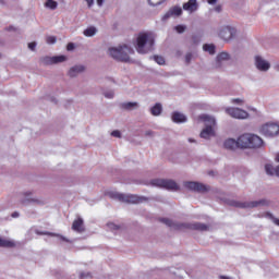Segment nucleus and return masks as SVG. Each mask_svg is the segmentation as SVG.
Here are the masks:
<instances>
[{
    "mask_svg": "<svg viewBox=\"0 0 279 279\" xmlns=\"http://www.w3.org/2000/svg\"><path fill=\"white\" fill-rule=\"evenodd\" d=\"M121 108H123V110H137L138 102H124L121 105Z\"/></svg>",
    "mask_w": 279,
    "mask_h": 279,
    "instance_id": "nucleus-26",
    "label": "nucleus"
},
{
    "mask_svg": "<svg viewBox=\"0 0 279 279\" xmlns=\"http://www.w3.org/2000/svg\"><path fill=\"white\" fill-rule=\"evenodd\" d=\"M40 64H44V66H49L51 64H60L62 62H66V56H54V57H41L39 59Z\"/></svg>",
    "mask_w": 279,
    "mask_h": 279,
    "instance_id": "nucleus-11",
    "label": "nucleus"
},
{
    "mask_svg": "<svg viewBox=\"0 0 279 279\" xmlns=\"http://www.w3.org/2000/svg\"><path fill=\"white\" fill-rule=\"evenodd\" d=\"M156 135V133L154 132V131H151V130H149V131H146L145 132V136H147V137H154Z\"/></svg>",
    "mask_w": 279,
    "mask_h": 279,
    "instance_id": "nucleus-43",
    "label": "nucleus"
},
{
    "mask_svg": "<svg viewBox=\"0 0 279 279\" xmlns=\"http://www.w3.org/2000/svg\"><path fill=\"white\" fill-rule=\"evenodd\" d=\"M166 0H148L149 5L156 7V5H162Z\"/></svg>",
    "mask_w": 279,
    "mask_h": 279,
    "instance_id": "nucleus-32",
    "label": "nucleus"
},
{
    "mask_svg": "<svg viewBox=\"0 0 279 279\" xmlns=\"http://www.w3.org/2000/svg\"><path fill=\"white\" fill-rule=\"evenodd\" d=\"M12 29H14V26L9 27V32H12Z\"/></svg>",
    "mask_w": 279,
    "mask_h": 279,
    "instance_id": "nucleus-55",
    "label": "nucleus"
},
{
    "mask_svg": "<svg viewBox=\"0 0 279 279\" xmlns=\"http://www.w3.org/2000/svg\"><path fill=\"white\" fill-rule=\"evenodd\" d=\"M151 186L166 189L167 191H180V185L171 179H154L150 181Z\"/></svg>",
    "mask_w": 279,
    "mask_h": 279,
    "instance_id": "nucleus-7",
    "label": "nucleus"
},
{
    "mask_svg": "<svg viewBox=\"0 0 279 279\" xmlns=\"http://www.w3.org/2000/svg\"><path fill=\"white\" fill-rule=\"evenodd\" d=\"M104 96H105L107 99H113V98H114V90L105 92V93H104Z\"/></svg>",
    "mask_w": 279,
    "mask_h": 279,
    "instance_id": "nucleus-37",
    "label": "nucleus"
},
{
    "mask_svg": "<svg viewBox=\"0 0 279 279\" xmlns=\"http://www.w3.org/2000/svg\"><path fill=\"white\" fill-rule=\"evenodd\" d=\"M228 204L234 208H258L260 206H269L271 202H269L267 198H262L259 201L252 202L229 201Z\"/></svg>",
    "mask_w": 279,
    "mask_h": 279,
    "instance_id": "nucleus-6",
    "label": "nucleus"
},
{
    "mask_svg": "<svg viewBox=\"0 0 279 279\" xmlns=\"http://www.w3.org/2000/svg\"><path fill=\"white\" fill-rule=\"evenodd\" d=\"M207 3H209V5H215V3H217V0H207Z\"/></svg>",
    "mask_w": 279,
    "mask_h": 279,
    "instance_id": "nucleus-48",
    "label": "nucleus"
},
{
    "mask_svg": "<svg viewBox=\"0 0 279 279\" xmlns=\"http://www.w3.org/2000/svg\"><path fill=\"white\" fill-rule=\"evenodd\" d=\"M199 121H203L205 123V128H215L217 125V120H215L214 117L208 114H201L198 116Z\"/></svg>",
    "mask_w": 279,
    "mask_h": 279,
    "instance_id": "nucleus-18",
    "label": "nucleus"
},
{
    "mask_svg": "<svg viewBox=\"0 0 279 279\" xmlns=\"http://www.w3.org/2000/svg\"><path fill=\"white\" fill-rule=\"evenodd\" d=\"M177 16H182V8L174 5L166 12V14L161 17V21L167 23L169 19H175Z\"/></svg>",
    "mask_w": 279,
    "mask_h": 279,
    "instance_id": "nucleus-14",
    "label": "nucleus"
},
{
    "mask_svg": "<svg viewBox=\"0 0 279 279\" xmlns=\"http://www.w3.org/2000/svg\"><path fill=\"white\" fill-rule=\"evenodd\" d=\"M88 8H93L94 3H95V0H85Z\"/></svg>",
    "mask_w": 279,
    "mask_h": 279,
    "instance_id": "nucleus-46",
    "label": "nucleus"
},
{
    "mask_svg": "<svg viewBox=\"0 0 279 279\" xmlns=\"http://www.w3.org/2000/svg\"><path fill=\"white\" fill-rule=\"evenodd\" d=\"M11 217H13V219H16L17 217H20V214L19 211H14Z\"/></svg>",
    "mask_w": 279,
    "mask_h": 279,
    "instance_id": "nucleus-47",
    "label": "nucleus"
},
{
    "mask_svg": "<svg viewBox=\"0 0 279 279\" xmlns=\"http://www.w3.org/2000/svg\"><path fill=\"white\" fill-rule=\"evenodd\" d=\"M276 162H279V154L276 156Z\"/></svg>",
    "mask_w": 279,
    "mask_h": 279,
    "instance_id": "nucleus-54",
    "label": "nucleus"
},
{
    "mask_svg": "<svg viewBox=\"0 0 279 279\" xmlns=\"http://www.w3.org/2000/svg\"><path fill=\"white\" fill-rule=\"evenodd\" d=\"M174 29H175V32H178V34H184V32H186V26L177 25Z\"/></svg>",
    "mask_w": 279,
    "mask_h": 279,
    "instance_id": "nucleus-34",
    "label": "nucleus"
},
{
    "mask_svg": "<svg viewBox=\"0 0 279 279\" xmlns=\"http://www.w3.org/2000/svg\"><path fill=\"white\" fill-rule=\"evenodd\" d=\"M111 136H113L114 138H121V131L116 130L111 133Z\"/></svg>",
    "mask_w": 279,
    "mask_h": 279,
    "instance_id": "nucleus-42",
    "label": "nucleus"
},
{
    "mask_svg": "<svg viewBox=\"0 0 279 279\" xmlns=\"http://www.w3.org/2000/svg\"><path fill=\"white\" fill-rule=\"evenodd\" d=\"M189 143H195L194 138H189Z\"/></svg>",
    "mask_w": 279,
    "mask_h": 279,
    "instance_id": "nucleus-52",
    "label": "nucleus"
},
{
    "mask_svg": "<svg viewBox=\"0 0 279 279\" xmlns=\"http://www.w3.org/2000/svg\"><path fill=\"white\" fill-rule=\"evenodd\" d=\"M197 8H199L197 0H189L183 4V10L191 13L197 12Z\"/></svg>",
    "mask_w": 279,
    "mask_h": 279,
    "instance_id": "nucleus-21",
    "label": "nucleus"
},
{
    "mask_svg": "<svg viewBox=\"0 0 279 279\" xmlns=\"http://www.w3.org/2000/svg\"><path fill=\"white\" fill-rule=\"evenodd\" d=\"M153 58H154L155 62H157V64H160V65L165 64V58L163 57L154 56Z\"/></svg>",
    "mask_w": 279,
    "mask_h": 279,
    "instance_id": "nucleus-35",
    "label": "nucleus"
},
{
    "mask_svg": "<svg viewBox=\"0 0 279 279\" xmlns=\"http://www.w3.org/2000/svg\"><path fill=\"white\" fill-rule=\"evenodd\" d=\"M160 223H165L168 228L172 230H196L197 232H208L210 227L202 222H174L169 218H159Z\"/></svg>",
    "mask_w": 279,
    "mask_h": 279,
    "instance_id": "nucleus-1",
    "label": "nucleus"
},
{
    "mask_svg": "<svg viewBox=\"0 0 279 279\" xmlns=\"http://www.w3.org/2000/svg\"><path fill=\"white\" fill-rule=\"evenodd\" d=\"M208 175H215V171H209Z\"/></svg>",
    "mask_w": 279,
    "mask_h": 279,
    "instance_id": "nucleus-53",
    "label": "nucleus"
},
{
    "mask_svg": "<svg viewBox=\"0 0 279 279\" xmlns=\"http://www.w3.org/2000/svg\"><path fill=\"white\" fill-rule=\"evenodd\" d=\"M72 230H74V232H78L80 234H82V232H86V228L84 227V219L78 217L76 220H74L72 223Z\"/></svg>",
    "mask_w": 279,
    "mask_h": 279,
    "instance_id": "nucleus-19",
    "label": "nucleus"
},
{
    "mask_svg": "<svg viewBox=\"0 0 279 279\" xmlns=\"http://www.w3.org/2000/svg\"><path fill=\"white\" fill-rule=\"evenodd\" d=\"M57 40L56 36H48L46 39L48 45H56Z\"/></svg>",
    "mask_w": 279,
    "mask_h": 279,
    "instance_id": "nucleus-36",
    "label": "nucleus"
},
{
    "mask_svg": "<svg viewBox=\"0 0 279 279\" xmlns=\"http://www.w3.org/2000/svg\"><path fill=\"white\" fill-rule=\"evenodd\" d=\"M84 36L87 38H93L97 34V27L95 26H89L83 32Z\"/></svg>",
    "mask_w": 279,
    "mask_h": 279,
    "instance_id": "nucleus-25",
    "label": "nucleus"
},
{
    "mask_svg": "<svg viewBox=\"0 0 279 279\" xmlns=\"http://www.w3.org/2000/svg\"><path fill=\"white\" fill-rule=\"evenodd\" d=\"M260 132L264 136H278L279 135V125L274 122H267L262 125Z\"/></svg>",
    "mask_w": 279,
    "mask_h": 279,
    "instance_id": "nucleus-10",
    "label": "nucleus"
},
{
    "mask_svg": "<svg viewBox=\"0 0 279 279\" xmlns=\"http://www.w3.org/2000/svg\"><path fill=\"white\" fill-rule=\"evenodd\" d=\"M68 51H73L75 49V44L69 43L66 46Z\"/></svg>",
    "mask_w": 279,
    "mask_h": 279,
    "instance_id": "nucleus-44",
    "label": "nucleus"
},
{
    "mask_svg": "<svg viewBox=\"0 0 279 279\" xmlns=\"http://www.w3.org/2000/svg\"><path fill=\"white\" fill-rule=\"evenodd\" d=\"M263 138L256 134L245 133L240 135V149H260Z\"/></svg>",
    "mask_w": 279,
    "mask_h": 279,
    "instance_id": "nucleus-5",
    "label": "nucleus"
},
{
    "mask_svg": "<svg viewBox=\"0 0 279 279\" xmlns=\"http://www.w3.org/2000/svg\"><path fill=\"white\" fill-rule=\"evenodd\" d=\"M32 195H34L33 191L23 192L20 204H22V206H29V204H35L36 206H45V201L32 197Z\"/></svg>",
    "mask_w": 279,
    "mask_h": 279,
    "instance_id": "nucleus-8",
    "label": "nucleus"
},
{
    "mask_svg": "<svg viewBox=\"0 0 279 279\" xmlns=\"http://www.w3.org/2000/svg\"><path fill=\"white\" fill-rule=\"evenodd\" d=\"M204 51H208V53H210V56H214L215 53V45H209L206 44L203 46Z\"/></svg>",
    "mask_w": 279,
    "mask_h": 279,
    "instance_id": "nucleus-29",
    "label": "nucleus"
},
{
    "mask_svg": "<svg viewBox=\"0 0 279 279\" xmlns=\"http://www.w3.org/2000/svg\"><path fill=\"white\" fill-rule=\"evenodd\" d=\"M225 149H230L231 151H234V149H241V143L240 137H238V141L234 138H228L223 143Z\"/></svg>",
    "mask_w": 279,
    "mask_h": 279,
    "instance_id": "nucleus-17",
    "label": "nucleus"
},
{
    "mask_svg": "<svg viewBox=\"0 0 279 279\" xmlns=\"http://www.w3.org/2000/svg\"><path fill=\"white\" fill-rule=\"evenodd\" d=\"M104 1H106V0H97V5H99V8H101V5H104Z\"/></svg>",
    "mask_w": 279,
    "mask_h": 279,
    "instance_id": "nucleus-49",
    "label": "nucleus"
},
{
    "mask_svg": "<svg viewBox=\"0 0 279 279\" xmlns=\"http://www.w3.org/2000/svg\"><path fill=\"white\" fill-rule=\"evenodd\" d=\"M276 174L279 175V166L276 168Z\"/></svg>",
    "mask_w": 279,
    "mask_h": 279,
    "instance_id": "nucleus-51",
    "label": "nucleus"
},
{
    "mask_svg": "<svg viewBox=\"0 0 279 279\" xmlns=\"http://www.w3.org/2000/svg\"><path fill=\"white\" fill-rule=\"evenodd\" d=\"M110 199H118V202H122L123 204H143L145 202H149V197L147 196H138L134 194H122L119 192H109L107 193Z\"/></svg>",
    "mask_w": 279,
    "mask_h": 279,
    "instance_id": "nucleus-4",
    "label": "nucleus"
},
{
    "mask_svg": "<svg viewBox=\"0 0 279 279\" xmlns=\"http://www.w3.org/2000/svg\"><path fill=\"white\" fill-rule=\"evenodd\" d=\"M84 71H86V66L80 64V65H73L69 72L68 75L70 77H77L80 75V73H84Z\"/></svg>",
    "mask_w": 279,
    "mask_h": 279,
    "instance_id": "nucleus-20",
    "label": "nucleus"
},
{
    "mask_svg": "<svg viewBox=\"0 0 279 279\" xmlns=\"http://www.w3.org/2000/svg\"><path fill=\"white\" fill-rule=\"evenodd\" d=\"M155 39L151 35L147 33H142L137 36L135 49L137 53H149V51H154Z\"/></svg>",
    "mask_w": 279,
    "mask_h": 279,
    "instance_id": "nucleus-3",
    "label": "nucleus"
},
{
    "mask_svg": "<svg viewBox=\"0 0 279 279\" xmlns=\"http://www.w3.org/2000/svg\"><path fill=\"white\" fill-rule=\"evenodd\" d=\"M265 171L267 175H274V166L272 165H266L265 166Z\"/></svg>",
    "mask_w": 279,
    "mask_h": 279,
    "instance_id": "nucleus-33",
    "label": "nucleus"
},
{
    "mask_svg": "<svg viewBox=\"0 0 279 279\" xmlns=\"http://www.w3.org/2000/svg\"><path fill=\"white\" fill-rule=\"evenodd\" d=\"M185 189L189 191H193L194 193H208L210 191V185H206L204 183H199L197 181H186L184 182Z\"/></svg>",
    "mask_w": 279,
    "mask_h": 279,
    "instance_id": "nucleus-9",
    "label": "nucleus"
},
{
    "mask_svg": "<svg viewBox=\"0 0 279 279\" xmlns=\"http://www.w3.org/2000/svg\"><path fill=\"white\" fill-rule=\"evenodd\" d=\"M0 247H16V244L10 240H3L0 238Z\"/></svg>",
    "mask_w": 279,
    "mask_h": 279,
    "instance_id": "nucleus-27",
    "label": "nucleus"
},
{
    "mask_svg": "<svg viewBox=\"0 0 279 279\" xmlns=\"http://www.w3.org/2000/svg\"><path fill=\"white\" fill-rule=\"evenodd\" d=\"M0 58H1V53H0Z\"/></svg>",
    "mask_w": 279,
    "mask_h": 279,
    "instance_id": "nucleus-57",
    "label": "nucleus"
},
{
    "mask_svg": "<svg viewBox=\"0 0 279 279\" xmlns=\"http://www.w3.org/2000/svg\"><path fill=\"white\" fill-rule=\"evenodd\" d=\"M50 236H59V239L61 241H64L65 243H70L69 239H66L65 236L63 235H60V234H56V233H48Z\"/></svg>",
    "mask_w": 279,
    "mask_h": 279,
    "instance_id": "nucleus-38",
    "label": "nucleus"
},
{
    "mask_svg": "<svg viewBox=\"0 0 279 279\" xmlns=\"http://www.w3.org/2000/svg\"><path fill=\"white\" fill-rule=\"evenodd\" d=\"M150 114H153V117H160V114H162V105L159 102L155 104L150 109Z\"/></svg>",
    "mask_w": 279,
    "mask_h": 279,
    "instance_id": "nucleus-24",
    "label": "nucleus"
},
{
    "mask_svg": "<svg viewBox=\"0 0 279 279\" xmlns=\"http://www.w3.org/2000/svg\"><path fill=\"white\" fill-rule=\"evenodd\" d=\"M255 66L258 71L267 73V71L269 69H271V63H269L267 60L263 59V57L256 56L255 57Z\"/></svg>",
    "mask_w": 279,
    "mask_h": 279,
    "instance_id": "nucleus-15",
    "label": "nucleus"
},
{
    "mask_svg": "<svg viewBox=\"0 0 279 279\" xmlns=\"http://www.w3.org/2000/svg\"><path fill=\"white\" fill-rule=\"evenodd\" d=\"M219 38L222 40H232L236 36V28L231 26H223L218 33Z\"/></svg>",
    "mask_w": 279,
    "mask_h": 279,
    "instance_id": "nucleus-13",
    "label": "nucleus"
},
{
    "mask_svg": "<svg viewBox=\"0 0 279 279\" xmlns=\"http://www.w3.org/2000/svg\"><path fill=\"white\" fill-rule=\"evenodd\" d=\"M230 60V53L220 52L214 62V69H223V63Z\"/></svg>",
    "mask_w": 279,
    "mask_h": 279,
    "instance_id": "nucleus-16",
    "label": "nucleus"
},
{
    "mask_svg": "<svg viewBox=\"0 0 279 279\" xmlns=\"http://www.w3.org/2000/svg\"><path fill=\"white\" fill-rule=\"evenodd\" d=\"M172 121L173 123H186V116L179 111H174L172 113Z\"/></svg>",
    "mask_w": 279,
    "mask_h": 279,
    "instance_id": "nucleus-22",
    "label": "nucleus"
},
{
    "mask_svg": "<svg viewBox=\"0 0 279 279\" xmlns=\"http://www.w3.org/2000/svg\"><path fill=\"white\" fill-rule=\"evenodd\" d=\"M266 217H268V219H271V221H272V223H275V226H279V219L276 218L274 214L267 213Z\"/></svg>",
    "mask_w": 279,
    "mask_h": 279,
    "instance_id": "nucleus-31",
    "label": "nucleus"
},
{
    "mask_svg": "<svg viewBox=\"0 0 279 279\" xmlns=\"http://www.w3.org/2000/svg\"><path fill=\"white\" fill-rule=\"evenodd\" d=\"M28 49H31V51H35V49H36V41L29 43L28 44Z\"/></svg>",
    "mask_w": 279,
    "mask_h": 279,
    "instance_id": "nucleus-45",
    "label": "nucleus"
},
{
    "mask_svg": "<svg viewBox=\"0 0 279 279\" xmlns=\"http://www.w3.org/2000/svg\"><path fill=\"white\" fill-rule=\"evenodd\" d=\"M108 54L117 62L136 63V60L130 58V56H134V49L128 45L111 47L108 49Z\"/></svg>",
    "mask_w": 279,
    "mask_h": 279,
    "instance_id": "nucleus-2",
    "label": "nucleus"
},
{
    "mask_svg": "<svg viewBox=\"0 0 279 279\" xmlns=\"http://www.w3.org/2000/svg\"><path fill=\"white\" fill-rule=\"evenodd\" d=\"M107 228H109V230H112V232H117V230H121V226L114 222H108Z\"/></svg>",
    "mask_w": 279,
    "mask_h": 279,
    "instance_id": "nucleus-30",
    "label": "nucleus"
},
{
    "mask_svg": "<svg viewBox=\"0 0 279 279\" xmlns=\"http://www.w3.org/2000/svg\"><path fill=\"white\" fill-rule=\"evenodd\" d=\"M93 278V274L90 272H81L80 279Z\"/></svg>",
    "mask_w": 279,
    "mask_h": 279,
    "instance_id": "nucleus-41",
    "label": "nucleus"
},
{
    "mask_svg": "<svg viewBox=\"0 0 279 279\" xmlns=\"http://www.w3.org/2000/svg\"><path fill=\"white\" fill-rule=\"evenodd\" d=\"M45 5H46L49 10H57V9H58V2H56L54 0H46Z\"/></svg>",
    "mask_w": 279,
    "mask_h": 279,
    "instance_id": "nucleus-28",
    "label": "nucleus"
},
{
    "mask_svg": "<svg viewBox=\"0 0 279 279\" xmlns=\"http://www.w3.org/2000/svg\"><path fill=\"white\" fill-rule=\"evenodd\" d=\"M232 104H236L238 106H243V104H245V101L241 98H233Z\"/></svg>",
    "mask_w": 279,
    "mask_h": 279,
    "instance_id": "nucleus-40",
    "label": "nucleus"
},
{
    "mask_svg": "<svg viewBox=\"0 0 279 279\" xmlns=\"http://www.w3.org/2000/svg\"><path fill=\"white\" fill-rule=\"evenodd\" d=\"M216 12H221V7H217Z\"/></svg>",
    "mask_w": 279,
    "mask_h": 279,
    "instance_id": "nucleus-50",
    "label": "nucleus"
},
{
    "mask_svg": "<svg viewBox=\"0 0 279 279\" xmlns=\"http://www.w3.org/2000/svg\"><path fill=\"white\" fill-rule=\"evenodd\" d=\"M215 135V131L213 130V128H207L205 126V129H203V131L201 132V138H210V136Z\"/></svg>",
    "mask_w": 279,
    "mask_h": 279,
    "instance_id": "nucleus-23",
    "label": "nucleus"
},
{
    "mask_svg": "<svg viewBox=\"0 0 279 279\" xmlns=\"http://www.w3.org/2000/svg\"><path fill=\"white\" fill-rule=\"evenodd\" d=\"M227 114H229V117H232V119H248L250 118V113L241 108H227L226 109Z\"/></svg>",
    "mask_w": 279,
    "mask_h": 279,
    "instance_id": "nucleus-12",
    "label": "nucleus"
},
{
    "mask_svg": "<svg viewBox=\"0 0 279 279\" xmlns=\"http://www.w3.org/2000/svg\"><path fill=\"white\" fill-rule=\"evenodd\" d=\"M191 60H193V52H187L185 54V63L191 64Z\"/></svg>",
    "mask_w": 279,
    "mask_h": 279,
    "instance_id": "nucleus-39",
    "label": "nucleus"
},
{
    "mask_svg": "<svg viewBox=\"0 0 279 279\" xmlns=\"http://www.w3.org/2000/svg\"><path fill=\"white\" fill-rule=\"evenodd\" d=\"M220 278H221V279H230V278H228V277H226V276H221Z\"/></svg>",
    "mask_w": 279,
    "mask_h": 279,
    "instance_id": "nucleus-56",
    "label": "nucleus"
}]
</instances>
